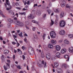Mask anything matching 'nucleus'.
Wrapping results in <instances>:
<instances>
[{
    "label": "nucleus",
    "instance_id": "f257e3e1",
    "mask_svg": "<svg viewBox=\"0 0 73 73\" xmlns=\"http://www.w3.org/2000/svg\"><path fill=\"white\" fill-rule=\"evenodd\" d=\"M42 64L44 66V68L46 67V62H44L43 60L41 62V61L39 60V62H38L37 65L40 68L42 67Z\"/></svg>",
    "mask_w": 73,
    "mask_h": 73
},
{
    "label": "nucleus",
    "instance_id": "f03ea898",
    "mask_svg": "<svg viewBox=\"0 0 73 73\" xmlns=\"http://www.w3.org/2000/svg\"><path fill=\"white\" fill-rule=\"evenodd\" d=\"M50 35L51 38H54L56 37V34L54 31H52L50 33Z\"/></svg>",
    "mask_w": 73,
    "mask_h": 73
},
{
    "label": "nucleus",
    "instance_id": "7ed1b4c3",
    "mask_svg": "<svg viewBox=\"0 0 73 73\" xmlns=\"http://www.w3.org/2000/svg\"><path fill=\"white\" fill-rule=\"evenodd\" d=\"M59 25L61 27H64L65 25V22L63 20H62L60 22Z\"/></svg>",
    "mask_w": 73,
    "mask_h": 73
},
{
    "label": "nucleus",
    "instance_id": "20e7f679",
    "mask_svg": "<svg viewBox=\"0 0 73 73\" xmlns=\"http://www.w3.org/2000/svg\"><path fill=\"white\" fill-rule=\"evenodd\" d=\"M46 57L47 58V59L49 60L52 57V56H51V54L50 53H47L46 54Z\"/></svg>",
    "mask_w": 73,
    "mask_h": 73
},
{
    "label": "nucleus",
    "instance_id": "39448f33",
    "mask_svg": "<svg viewBox=\"0 0 73 73\" xmlns=\"http://www.w3.org/2000/svg\"><path fill=\"white\" fill-rule=\"evenodd\" d=\"M17 24L20 27H23L24 25V24L23 23L19 21H17Z\"/></svg>",
    "mask_w": 73,
    "mask_h": 73
},
{
    "label": "nucleus",
    "instance_id": "423d86ee",
    "mask_svg": "<svg viewBox=\"0 0 73 73\" xmlns=\"http://www.w3.org/2000/svg\"><path fill=\"white\" fill-rule=\"evenodd\" d=\"M68 51L70 53H73V47H70L68 48Z\"/></svg>",
    "mask_w": 73,
    "mask_h": 73
},
{
    "label": "nucleus",
    "instance_id": "0eeeda50",
    "mask_svg": "<svg viewBox=\"0 0 73 73\" xmlns=\"http://www.w3.org/2000/svg\"><path fill=\"white\" fill-rule=\"evenodd\" d=\"M66 49L63 48L61 50L60 53H62V54H64L66 53Z\"/></svg>",
    "mask_w": 73,
    "mask_h": 73
},
{
    "label": "nucleus",
    "instance_id": "6e6552de",
    "mask_svg": "<svg viewBox=\"0 0 73 73\" xmlns=\"http://www.w3.org/2000/svg\"><path fill=\"white\" fill-rule=\"evenodd\" d=\"M59 33L61 35H65V31L62 30Z\"/></svg>",
    "mask_w": 73,
    "mask_h": 73
},
{
    "label": "nucleus",
    "instance_id": "1a4fd4ad",
    "mask_svg": "<svg viewBox=\"0 0 73 73\" xmlns=\"http://www.w3.org/2000/svg\"><path fill=\"white\" fill-rule=\"evenodd\" d=\"M55 48L57 51H60L61 49V47L59 45H57L56 46Z\"/></svg>",
    "mask_w": 73,
    "mask_h": 73
},
{
    "label": "nucleus",
    "instance_id": "9d476101",
    "mask_svg": "<svg viewBox=\"0 0 73 73\" xmlns=\"http://www.w3.org/2000/svg\"><path fill=\"white\" fill-rule=\"evenodd\" d=\"M64 57L66 59V61H69L70 58L68 55H65Z\"/></svg>",
    "mask_w": 73,
    "mask_h": 73
},
{
    "label": "nucleus",
    "instance_id": "9b49d317",
    "mask_svg": "<svg viewBox=\"0 0 73 73\" xmlns=\"http://www.w3.org/2000/svg\"><path fill=\"white\" fill-rule=\"evenodd\" d=\"M28 17L29 19H34L35 17L33 16V15L30 14L29 15Z\"/></svg>",
    "mask_w": 73,
    "mask_h": 73
},
{
    "label": "nucleus",
    "instance_id": "f8f14e48",
    "mask_svg": "<svg viewBox=\"0 0 73 73\" xmlns=\"http://www.w3.org/2000/svg\"><path fill=\"white\" fill-rule=\"evenodd\" d=\"M57 73H62L63 72L62 71V70L61 69H58L56 70Z\"/></svg>",
    "mask_w": 73,
    "mask_h": 73
},
{
    "label": "nucleus",
    "instance_id": "ddd939ff",
    "mask_svg": "<svg viewBox=\"0 0 73 73\" xmlns=\"http://www.w3.org/2000/svg\"><path fill=\"white\" fill-rule=\"evenodd\" d=\"M23 2L25 5H26V4H27V5H29L30 4V1L29 0L27 2V3L25 1H24V0L23 1Z\"/></svg>",
    "mask_w": 73,
    "mask_h": 73
},
{
    "label": "nucleus",
    "instance_id": "4468645a",
    "mask_svg": "<svg viewBox=\"0 0 73 73\" xmlns=\"http://www.w3.org/2000/svg\"><path fill=\"white\" fill-rule=\"evenodd\" d=\"M48 46L49 48L51 49H53V45L51 44H49L48 45Z\"/></svg>",
    "mask_w": 73,
    "mask_h": 73
},
{
    "label": "nucleus",
    "instance_id": "2eb2a0df",
    "mask_svg": "<svg viewBox=\"0 0 73 73\" xmlns=\"http://www.w3.org/2000/svg\"><path fill=\"white\" fill-rule=\"evenodd\" d=\"M64 12L62 11L61 12V13L60 15V18H62L64 16Z\"/></svg>",
    "mask_w": 73,
    "mask_h": 73
},
{
    "label": "nucleus",
    "instance_id": "dca6fc26",
    "mask_svg": "<svg viewBox=\"0 0 73 73\" xmlns=\"http://www.w3.org/2000/svg\"><path fill=\"white\" fill-rule=\"evenodd\" d=\"M56 56L58 58H60V56H61V54L59 52H57L56 54Z\"/></svg>",
    "mask_w": 73,
    "mask_h": 73
},
{
    "label": "nucleus",
    "instance_id": "f3484780",
    "mask_svg": "<svg viewBox=\"0 0 73 73\" xmlns=\"http://www.w3.org/2000/svg\"><path fill=\"white\" fill-rule=\"evenodd\" d=\"M51 43L54 45L56 44V41L55 40H51Z\"/></svg>",
    "mask_w": 73,
    "mask_h": 73
},
{
    "label": "nucleus",
    "instance_id": "a211bd4d",
    "mask_svg": "<svg viewBox=\"0 0 73 73\" xmlns=\"http://www.w3.org/2000/svg\"><path fill=\"white\" fill-rule=\"evenodd\" d=\"M64 42L65 44H68L69 43V42L67 40L65 39L64 40Z\"/></svg>",
    "mask_w": 73,
    "mask_h": 73
},
{
    "label": "nucleus",
    "instance_id": "6ab92c4d",
    "mask_svg": "<svg viewBox=\"0 0 73 73\" xmlns=\"http://www.w3.org/2000/svg\"><path fill=\"white\" fill-rule=\"evenodd\" d=\"M54 66L56 68L58 67V63H57V62H55L54 63Z\"/></svg>",
    "mask_w": 73,
    "mask_h": 73
},
{
    "label": "nucleus",
    "instance_id": "aec40b11",
    "mask_svg": "<svg viewBox=\"0 0 73 73\" xmlns=\"http://www.w3.org/2000/svg\"><path fill=\"white\" fill-rule=\"evenodd\" d=\"M9 53V51L8 50H4V53L5 54H8Z\"/></svg>",
    "mask_w": 73,
    "mask_h": 73
},
{
    "label": "nucleus",
    "instance_id": "412c9836",
    "mask_svg": "<svg viewBox=\"0 0 73 73\" xmlns=\"http://www.w3.org/2000/svg\"><path fill=\"white\" fill-rule=\"evenodd\" d=\"M53 24H54V21L51 19V23H50V26H52Z\"/></svg>",
    "mask_w": 73,
    "mask_h": 73
},
{
    "label": "nucleus",
    "instance_id": "4be33fe9",
    "mask_svg": "<svg viewBox=\"0 0 73 73\" xmlns=\"http://www.w3.org/2000/svg\"><path fill=\"white\" fill-rule=\"evenodd\" d=\"M47 11L49 15L50 14V13H51V12H52V11L50 9L47 10Z\"/></svg>",
    "mask_w": 73,
    "mask_h": 73
},
{
    "label": "nucleus",
    "instance_id": "5701e85b",
    "mask_svg": "<svg viewBox=\"0 0 73 73\" xmlns=\"http://www.w3.org/2000/svg\"><path fill=\"white\" fill-rule=\"evenodd\" d=\"M18 35L21 37H23V33H22V32H21V33L19 34Z\"/></svg>",
    "mask_w": 73,
    "mask_h": 73
},
{
    "label": "nucleus",
    "instance_id": "b1692460",
    "mask_svg": "<svg viewBox=\"0 0 73 73\" xmlns=\"http://www.w3.org/2000/svg\"><path fill=\"white\" fill-rule=\"evenodd\" d=\"M41 57H42V58L44 57V53L43 51L41 52Z\"/></svg>",
    "mask_w": 73,
    "mask_h": 73
},
{
    "label": "nucleus",
    "instance_id": "393cba45",
    "mask_svg": "<svg viewBox=\"0 0 73 73\" xmlns=\"http://www.w3.org/2000/svg\"><path fill=\"white\" fill-rule=\"evenodd\" d=\"M6 3L8 5H10V4L9 3V0H6Z\"/></svg>",
    "mask_w": 73,
    "mask_h": 73
},
{
    "label": "nucleus",
    "instance_id": "a878e982",
    "mask_svg": "<svg viewBox=\"0 0 73 73\" xmlns=\"http://www.w3.org/2000/svg\"><path fill=\"white\" fill-rule=\"evenodd\" d=\"M68 37H69V38H73V35H68Z\"/></svg>",
    "mask_w": 73,
    "mask_h": 73
},
{
    "label": "nucleus",
    "instance_id": "bb28decb",
    "mask_svg": "<svg viewBox=\"0 0 73 73\" xmlns=\"http://www.w3.org/2000/svg\"><path fill=\"white\" fill-rule=\"evenodd\" d=\"M19 15H25V12H24L23 13H18Z\"/></svg>",
    "mask_w": 73,
    "mask_h": 73
},
{
    "label": "nucleus",
    "instance_id": "cd10ccee",
    "mask_svg": "<svg viewBox=\"0 0 73 73\" xmlns=\"http://www.w3.org/2000/svg\"><path fill=\"white\" fill-rule=\"evenodd\" d=\"M66 66L67 65L66 64H63L62 65V66H64L65 68H66Z\"/></svg>",
    "mask_w": 73,
    "mask_h": 73
},
{
    "label": "nucleus",
    "instance_id": "c85d7f7f",
    "mask_svg": "<svg viewBox=\"0 0 73 73\" xmlns=\"http://www.w3.org/2000/svg\"><path fill=\"white\" fill-rule=\"evenodd\" d=\"M66 8H70V7H70V6H69L68 4H67L66 5Z\"/></svg>",
    "mask_w": 73,
    "mask_h": 73
},
{
    "label": "nucleus",
    "instance_id": "c756f323",
    "mask_svg": "<svg viewBox=\"0 0 73 73\" xmlns=\"http://www.w3.org/2000/svg\"><path fill=\"white\" fill-rule=\"evenodd\" d=\"M7 20L9 22H10V21H13V20L11 19V18H8Z\"/></svg>",
    "mask_w": 73,
    "mask_h": 73
},
{
    "label": "nucleus",
    "instance_id": "7c9ffc66",
    "mask_svg": "<svg viewBox=\"0 0 73 73\" xmlns=\"http://www.w3.org/2000/svg\"><path fill=\"white\" fill-rule=\"evenodd\" d=\"M0 14H1V15L2 16V17H5L4 15L2 14V11H0Z\"/></svg>",
    "mask_w": 73,
    "mask_h": 73
},
{
    "label": "nucleus",
    "instance_id": "2f4dec72",
    "mask_svg": "<svg viewBox=\"0 0 73 73\" xmlns=\"http://www.w3.org/2000/svg\"><path fill=\"white\" fill-rule=\"evenodd\" d=\"M65 3H62L61 4V7H64L65 6Z\"/></svg>",
    "mask_w": 73,
    "mask_h": 73
},
{
    "label": "nucleus",
    "instance_id": "473e14b6",
    "mask_svg": "<svg viewBox=\"0 0 73 73\" xmlns=\"http://www.w3.org/2000/svg\"><path fill=\"white\" fill-rule=\"evenodd\" d=\"M32 22L33 23H36V24H37V22L35 20H33L32 21Z\"/></svg>",
    "mask_w": 73,
    "mask_h": 73
},
{
    "label": "nucleus",
    "instance_id": "72a5a7b5",
    "mask_svg": "<svg viewBox=\"0 0 73 73\" xmlns=\"http://www.w3.org/2000/svg\"><path fill=\"white\" fill-rule=\"evenodd\" d=\"M1 59L2 60H4V56H3V55H2L1 56Z\"/></svg>",
    "mask_w": 73,
    "mask_h": 73
},
{
    "label": "nucleus",
    "instance_id": "f704fd0d",
    "mask_svg": "<svg viewBox=\"0 0 73 73\" xmlns=\"http://www.w3.org/2000/svg\"><path fill=\"white\" fill-rule=\"evenodd\" d=\"M3 67L5 70H7V68L5 66H4Z\"/></svg>",
    "mask_w": 73,
    "mask_h": 73
},
{
    "label": "nucleus",
    "instance_id": "c9c22d12",
    "mask_svg": "<svg viewBox=\"0 0 73 73\" xmlns=\"http://www.w3.org/2000/svg\"><path fill=\"white\" fill-rule=\"evenodd\" d=\"M9 13H10V14H12V11L11 10L9 11Z\"/></svg>",
    "mask_w": 73,
    "mask_h": 73
},
{
    "label": "nucleus",
    "instance_id": "e433bc0d",
    "mask_svg": "<svg viewBox=\"0 0 73 73\" xmlns=\"http://www.w3.org/2000/svg\"><path fill=\"white\" fill-rule=\"evenodd\" d=\"M21 48L23 49V50H25V46H22Z\"/></svg>",
    "mask_w": 73,
    "mask_h": 73
},
{
    "label": "nucleus",
    "instance_id": "4c0bfd02",
    "mask_svg": "<svg viewBox=\"0 0 73 73\" xmlns=\"http://www.w3.org/2000/svg\"><path fill=\"white\" fill-rule=\"evenodd\" d=\"M17 68L19 69H21V67L20 65H18L17 66Z\"/></svg>",
    "mask_w": 73,
    "mask_h": 73
},
{
    "label": "nucleus",
    "instance_id": "58836bf2",
    "mask_svg": "<svg viewBox=\"0 0 73 73\" xmlns=\"http://www.w3.org/2000/svg\"><path fill=\"white\" fill-rule=\"evenodd\" d=\"M12 4L13 5V6H15V2H12Z\"/></svg>",
    "mask_w": 73,
    "mask_h": 73
},
{
    "label": "nucleus",
    "instance_id": "ea45409f",
    "mask_svg": "<svg viewBox=\"0 0 73 73\" xmlns=\"http://www.w3.org/2000/svg\"><path fill=\"white\" fill-rule=\"evenodd\" d=\"M18 53L19 54H22V52H21V51H20L18 52Z\"/></svg>",
    "mask_w": 73,
    "mask_h": 73
},
{
    "label": "nucleus",
    "instance_id": "a19ab883",
    "mask_svg": "<svg viewBox=\"0 0 73 73\" xmlns=\"http://www.w3.org/2000/svg\"><path fill=\"white\" fill-rule=\"evenodd\" d=\"M22 57H23V60H25V56H24V55H23Z\"/></svg>",
    "mask_w": 73,
    "mask_h": 73
},
{
    "label": "nucleus",
    "instance_id": "79ce46f5",
    "mask_svg": "<svg viewBox=\"0 0 73 73\" xmlns=\"http://www.w3.org/2000/svg\"><path fill=\"white\" fill-rule=\"evenodd\" d=\"M17 42V47H18V46H19L20 45V44H19V43H18V42Z\"/></svg>",
    "mask_w": 73,
    "mask_h": 73
},
{
    "label": "nucleus",
    "instance_id": "37998d69",
    "mask_svg": "<svg viewBox=\"0 0 73 73\" xmlns=\"http://www.w3.org/2000/svg\"><path fill=\"white\" fill-rule=\"evenodd\" d=\"M46 35L45 34H43V40H44V38H45V37Z\"/></svg>",
    "mask_w": 73,
    "mask_h": 73
},
{
    "label": "nucleus",
    "instance_id": "c03bdc74",
    "mask_svg": "<svg viewBox=\"0 0 73 73\" xmlns=\"http://www.w3.org/2000/svg\"><path fill=\"white\" fill-rule=\"evenodd\" d=\"M7 62L8 64H10L11 62V61H10V60H7Z\"/></svg>",
    "mask_w": 73,
    "mask_h": 73
},
{
    "label": "nucleus",
    "instance_id": "a18cd8bd",
    "mask_svg": "<svg viewBox=\"0 0 73 73\" xmlns=\"http://www.w3.org/2000/svg\"><path fill=\"white\" fill-rule=\"evenodd\" d=\"M14 53H17V50H15V49L14 50Z\"/></svg>",
    "mask_w": 73,
    "mask_h": 73
},
{
    "label": "nucleus",
    "instance_id": "49530a36",
    "mask_svg": "<svg viewBox=\"0 0 73 73\" xmlns=\"http://www.w3.org/2000/svg\"><path fill=\"white\" fill-rule=\"evenodd\" d=\"M36 27H34L33 28V31H35V30L36 29Z\"/></svg>",
    "mask_w": 73,
    "mask_h": 73
},
{
    "label": "nucleus",
    "instance_id": "de8ad7c7",
    "mask_svg": "<svg viewBox=\"0 0 73 73\" xmlns=\"http://www.w3.org/2000/svg\"><path fill=\"white\" fill-rule=\"evenodd\" d=\"M27 38H25L24 39V41H25L26 42H27Z\"/></svg>",
    "mask_w": 73,
    "mask_h": 73
},
{
    "label": "nucleus",
    "instance_id": "09e8293b",
    "mask_svg": "<svg viewBox=\"0 0 73 73\" xmlns=\"http://www.w3.org/2000/svg\"><path fill=\"white\" fill-rule=\"evenodd\" d=\"M16 9H19V10L21 9V8L19 7H16Z\"/></svg>",
    "mask_w": 73,
    "mask_h": 73
},
{
    "label": "nucleus",
    "instance_id": "8fccbe9b",
    "mask_svg": "<svg viewBox=\"0 0 73 73\" xmlns=\"http://www.w3.org/2000/svg\"><path fill=\"white\" fill-rule=\"evenodd\" d=\"M37 7V4H35L33 6L34 7Z\"/></svg>",
    "mask_w": 73,
    "mask_h": 73
},
{
    "label": "nucleus",
    "instance_id": "3c124183",
    "mask_svg": "<svg viewBox=\"0 0 73 73\" xmlns=\"http://www.w3.org/2000/svg\"><path fill=\"white\" fill-rule=\"evenodd\" d=\"M12 44H13V45H15V44H16V43L14 42H12Z\"/></svg>",
    "mask_w": 73,
    "mask_h": 73
},
{
    "label": "nucleus",
    "instance_id": "603ef678",
    "mask_svg": "<svg viewBox=\"0 0 73 73\" xmlns=\"http://www.w3.org/2000/svg\"><path fill=\"white\" fill-rule=\"evenodd\" d=\"M23 11H26V10H27V9H25V8H24L23 9Z\"/></svg>",
    "mask_w": 73,
    "mask_h": 73
},
{
    "label": "nucleus",
    "instance_id": "864d4df0",
    "mask_svg": "<svg viewBox=\"0 0 73 73\" xmlns=\"http://www.w3.org/2000/svg\"><path fill=\"white\" fill-rule=\"evenodd\" d=\"M6 64L9 67H10V65H9V64H8V63H6Z\"/></svg>",
    "mask_w": 73,
    "mask_h": 73
},
{
    "label": "nucleus",
    "instance_id": "5fc2aeb1",
    "mask_svg": "<svg viewBox=\"0 0 73 73\" xmlns=\"http://www.w3.org/2000/svg\"><path fill=\"white\" fill-rule=\"evenodd\" d=\"M62 41V40H60L59 41V43H61Z\"/></svg>",
    "mask_w": 73,
    "mask_h": 73
},
{
    "label": "nucleus",
    "instance_id": "6e6d98bb",
    "mask_svg": "<svg viewBox=\"0 0 73 73\" xmlns=\"http://www.w3.org/2000/svg\"><path fill=\"white\" fill-rule=\"evenodd\" d=\"M19 42L21 43V44H22L23 42V41L22 40H20L19 41Z\"/></svg>",
    "mask_w": 73,
    "mask_h": 73
},
{
    "label": "nucleus",
    "instance_id": "4d7b16f0",
    "mask_svg": "<svg viewBox=\"0 0 73 73\" xmlns=\"http://www.w3.org/2000/svg\"><path fill=\"white\" fill-rule=\"evenodd\" d=\"M13 60H15V55H14L13 57Z\"/></svg>",
    "mask_w": 73,
    "mask_h": 73
},
{
    "label": "nucleus",
    "instance_id": "13d9d810",
    "mask_svg": "<svg viewBox=\"0 0 73 73\" xmlns=\"http://www.w3.org/2000/svg\"><path fill=\"white\" fill-rule=\"evenodd\" d=\"M9 5V9H11L12 8V6H11L10 5Z\"/></svg>",
    "mask_w": 73,
    "mask_h": 73
},
{
    "label": "nucleus",
    "instance_id": "bf43d9fd",
    "mask_svg": "<svg viewBox=\"0 0 73 73\" xmlns=\"http://www.w3.org/2000/svg\"><path fill=\"white\" fill-rule=\"evenodd\" d=\"M17 50H18V52H20V51H21V50H20V49H18Z\"/></svg>",
    "mask_w": 73,
    "mask_h": 73
},
{
    "label": "nucleus",
    "instance_id": "052dcab7",
    "mask_svg": "<svg viewBox=\"0 0 73 73\" xmlns=\"http://www.w3.org/2000/svg\"><path fill=\"white\" fill-rule=\"evenodd\" d=\"M8 25V28H10V26H11V24H9V25Z\"/></svg>",
    "mask_w": 73,
    "mask_h": 73
},
{
    "label": "nucleus",
    "instance_id": "680f3d73",
    "mask_svg": "<svg viewBox=\"0 0 73 73\" xmlns=\"http://www.w3.org/2000/svg\"><path fill=\"white\" fill-rule=\"evenodd\" d=\"M17 33H20V30L17 31Z\"/></svg>",
    "mask_w": 73,
    "mask_h": 73
},
{
    "label": "nucleus",
    "instance_id": "e2e57ef3",
    "mask_svg": "<svg viewBox=\"0 0 73 73\" xmlns=\"http://www.w3.org/2000/svg\"><path fill=\"white\" fill-rule=\"evenodd\" d=\"M13 36L15 38H16L17 37V36L15 35H13Z\"/></svg>",
    "mask_w": 73,
    "mask_h": 73
},
{
    "label": "nucleus",
    "instance_id": "0e129e2a",
    "mask_svg": "<svg viewBox=\"0 0 73 73\" xmlns=\"http://www.w3.org/2000/svg\"><path fill=\"white\" fill-rule=\"evenodd\" d=\"M27 70H29V67H28V65L27 66Z\"/></svg>",
    "mask_w": 73,
    "mask_h": 73
},
{
    "label": "nucleus",
    "instance_id": "69168bd1",
    "mask_svg": "<svg viewBox=\"0 0 73 73\" xmlns=\"http://www.w3.org/2000/svg\"><path fill=\"white\" fill-rule=\"evenodd\" d=\"M25 8H28V6L26 5V6L25 7Z\"/></svg>",
    "mask_w": 73,
    "mask_h": 73
},
{
    "label": "nucleus",
    "instance_id": "338daca9",
    "mask_svg": "<svg viewBox=\"0 0 73 73\" xmlns=\"http://www.w3.org/2000/svg\"><path fill=\"white\" fill-rule=\"evenodd\" d=\"M23 71H21L19 72V73H23Z\"/></svg>",
    "mask_w": 73,
    "mask_h": 73
},
{
    "label": "nucleus",
    "instance_id": "774afa93",
    "mask_svg": "<svg viewBox=\"0 0 73 73\" xmlns=\"http://www.w3.org/2000/svg\"><path fill=\"white\" fill-rule=\"evenodd\" d=\"M0 40H3V39L2 37H0Z\"/></svg>",
    "mask_w": 73,
    "mask_h": 73
}]
</instances>
